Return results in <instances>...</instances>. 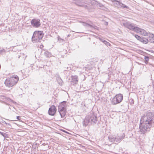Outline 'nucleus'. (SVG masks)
Wrapping results in <instances>:
<instances>
[{
  "mask_svg": "<svg viewBox=\"0 0 154 154\" xmlns=\"http://www.w3.org/2000/svg\"><path fill=\"white\" fill-rule=\"evenodd\" d=\"M153 123H154V114L151 112H147L146 115H144L141 119L140 131L142 133L149 131Z\"/></svg>",
  "mask_w": 154,
  "mask_h": 154,
  "instance_id": "obj_1",
  "label": "nucleus"
},
{
  "mask_svg": "<svg viewBox=\"0 0 154 154\" xmlns=\"http://www.w3.org/2000/svg\"><path fill=\"white\" fill-rule=\"evenodd\" d=\"M97 121V117L94 114H91L86 116L83 122V124L85 127L88 124H94Z\"/></svg>",
  "mask_w": 154,
  "mask_h": 154,
  "instance_id": "obj_2",
  "label": "nucleus"
},
{
  "mask_svg": "<svg viewBox=\"0 0 154 154\" xmlns=\"http://www.w3.org/2000/svg\"><path fill=\"white\" fill-rule=\"evenodd\" d=\"M18 80V77L17 75H14L10 78L7 79L5 82V84L6 86L9 87H11L15 85Z\"/></svg>",
  "mask_w": 154,
  "mask_h": 154,
  "instance_id": "obj_3",
  "label": "nucleus"
},
{
  "mask_svg": "<svg viewBox=\"0 0 154 154\" xmlns=\"http://www.w3.org/2000/svg\"><path fill=\"white\" fill-rule=\"evenodd\" d=\"M44 34L42 31H35L34 32L32 38V40L33 43L40 42Z\"/></svg>",
  "mask_w": 154,
  "mask_h": 154,
  "instance_id": "obj_4",
  "label": "nucleus"
},
{
  "mask_svg": "<svg viewBox=\"0 0 154 154\" xmlns=\"http://www.w3.org/2000/svg\"><path fill=\"white\" fill-rule=\"evenodd\" d=\"M66 102L65 101L62 102L58 106V112L61 118L64 117L66 113V109L65 108Z\"/></svg>",
  "mask_w": 154,
  "mask_h": 154,
  "instance_id": "obj_5",
  "label": "nucleus"
},
{
  "mask_svg": "<svg viewBox=\"0 0 154 154\" xmlns=\"http://www.w3.org/2000/svg\"><path fill=\"white\" fill-rule=\"evenodd\" d=\"M123 96L121 94H119L116 95L113 98L112 101V104L115 105L120 103L122 100Z\"/></svg>",
  "mask_w": 154,
  "mask_h": 154,
  "instance_id": "obj_6",
  "label": "nucleus"
},
{
  "mask_svg": "<svg viewBox=\"0 0 154 154\" xmlns=\"http://www.w3.org/2000/svg\"><path fill=\"white\" fill-rule=\"evenodd\" d=\"M112 2L114 5L118 8H126L127 9L129 8L128 6L117 1L114 0L112 1Z\"/></svg>",
  "mask_w": 154,
  "mask_h": 154,
  "instance_id": "obj_7",
  "label": "nucleus"
},
{
  "mask_svg": "<svg viewBox=\"0 0 154 154\" xmlns=\"http://www.w3.org/2000/svg\"><path fill=\"white\" fill-rule=\"evenodd\" d=\"M125 26L131 30L137 32L138 27L136 26L135 24L132 23H127L125 24Z\"/></svg>",
  "mask_w": 154,
  "mask_h": 154,
  "instance_id": "obj_8",
  "label": "nucleus"
},
{
  "mask_svg": "<svg viewBox=\"0 0 154 154\" xmlns=\"http://www.w3.org/2000/svg\"><path fill=\"white\" fill-rule=\"evenodd\" d=\"M73 3L79 6L83 7L87 9L88 8L87 4L80 0H74Z\"/></svg>",
  "mask_w": 154,
  "mask_h": 154,
  "instance_id": "obj_9",
  "label": "nucleus"
},
{
  "mask_svg": "<svg viewBox=\"0 0 154 154\" xmlns=\"http://www.w3.org/2000/svg\"><path fill=\"white\" fill-rule=\"evenodd\" d=\"M40 20L39 19H33L31 20V23L33 26L38 27L40 25Z\"/></svg>",
  "mask_w": 154,
  "mask_h": 154,
  "instance_id": "obj_10",
  "label": "nucleus"
},
{
  "mask_svg": "<svg viewBox=\"0 0 154 154\" xmlns=\"http://www.w3.org/2000/svg\"><path fill=\"white\" fill-rule=\"evenodd\" d=\"M56 107L54 105H53L49 108L48 113L50 115L54 116L56 113Z\"/></svg>",
  "mask_w": 154,
  "mask_h": 154,
  "instance_id": "obj_11",
  "label": "nucleus"
},
{
  "mask_svg": "<svg viewBox=\"0 0 154 154\" xmlns=\"http://www.w3.org/2000/svg\"><path fill=\"white\" fill-rule=\"evenodd\" d=\"M137 33H139L140 34L144 36H148L149 34L145 30L138 27Z\"/></svg>",
  "mask_w": 154,
  "mask_h": 154,
  "instance_id": "obj_12",
  "label": "nucleus"
},
{
  "mask_svg": "<svg viewBox=\"0 0 154 154\" xmlns=\"http://www.w3.org/2000/svg\"><path fill=\"white\" fill-rule=\"evenodd\" d=\"M148 36H149V42L154 43V35L149 33Z\"/></svg>",
  "mask_w": 154,
  "mask_h": 154,
  "instance_id": "obj_13",
  "label": "nucleus"
},
{
  "mask_svg": "<svg viewBox=\"0 0 154 154\" xmlns=\"http://www.w3.org/2000/svg\"><path fill=\"white\" fill-rule=\"evenodd\" d=\"M116 135H111L109 136V139L111 142H115V140Z\"/></svg>",
  "mask_w": 154,
  "mask_h": 154,
  "instance_id": "obj_14",
  "label": "nucleus"
},
{
  "mask_svg": "<svg viewBox=\"0 0 154 154\" xmlns=\"http://www.w3.org/2000/svg\"><path fill=\"white\" fill-rule=\"evenodd\" d=\"M71 81L74 83H76L78 82L77 76H72Z\"/></svg>",
  "mask_w": 154,
  "mask_h": 154,
  "instance_id": "obj_15",
  "label": "nucleus"
},
{
  "mask_svg": "<svg viewBox=\"0 0 154 154\" xmlns=\"http://www.w3.org/2000/svg\"><path fill=\"white\" fill-rule=\"evenodd\" d=\"M92 24V23L91 22H90V23H88L87 25L86 26V27L96 29L97 27L94 25Z\"/></svg>",
  "mask_w": 154,
  "mask_h": 154,
  "instance_id": "obj_16",
  "label": "nucleus"
},
{
  "mask_svg": "<svg viewBox=\"0 0 154 154\" xmlns=\"http://www.w3.org/2000/svg\"><path fill=\"white\" fill-rule=\"evenodd\" d=\"M140 41L142 42L143 43L146 44L149 42L148 39H147L145 38H141Z\"/></svg>",
  "mask_w": 154,
  "mask_h": 154,
  "instance_id": "obj_17",
  "label": "nucleus"
},
{
  "mask_svg": "<svg viewBox=\"0 0 154 154\" xmlns=\"http://www.w3.org/2000/svg\"><path fill=\"white\" fill-rule=\"evenodd\" d=\"M44 54L45 56L47 57H50L51 55V53L47 51H45Z\"/></svg>",
  "mask_w": 154,
  "mask_h": 154,
  "instance_id": "obj_18",
  "label": "nucleus"
},
{
  "mask_svg": "<svg viewBox=\"0 0 154 154\" xmlns=\"http://www.w3.org/2000/svg\"><path fill=\"white\" fill-rule=\"evenodd\" d=\"M121 141V139H120V137L116 136L115 140L114 142L115 143H118L120 142Z\"/></svg>",
  "mask_w": 154,
  "mask_h": 154,
  "instance_id": "obj_19",
  "label": "nucleus"
},
{
  "mask_svg": "<svg viewBox=\"0 0 154 154\" xmlns=\"http://www.w3.org/2000/svg\"><path fill=\"white\" fill-rule=\"evenodd\" d=\"M57 79L58 84L60 85H62L63 84V81L61 79L60 77H58Z\"/></svg>",
  "mask_w": 154,
  "mask_h": 154,
  "instance_id": "obj_20",
  "label": "nucleus"
},
{
  "mask_svg": "<svg viewBox=\"0 0 154 154\" xmlns=\"http://www.w3.org/2000/svg\"><path fill=\"white\" fill-rule=\"evenodd\" d=\"M97 6L98 7L100 8H102L101 9L103 10H104V8H105L104 6L102 4L100 3H98L97 4Z\"/></svg>",
  "mask_w": 154,
  "mask_h": 154,
  "instance_id": "obj_21",
  "label": "nucleus"
},
{
  "mask_svg": "<svg viewBox=\"0 0 154 154\" xmlns=\"http://www.w3.org/2000/svg\"><path fill=\"white\" fill-rule=\"evenodd\" d=\"M135 36L137 40H139L140 41L141 39V38L140 36L137 35H135Z\"/></svg>",
  "mask_w": 154,
  "mask_h": 154,
  "instance_id": "obj_22",
  "label": "nucleus"
},
{
  "mask_svg": "<svg viewBox=\"0 0 154 154\" xmlns=\"http://www.w3.org/2000/svg\"><path fill=\"white\" fill-rule=\"evenodd\" d=\"M125 136V135L124 133L122 134L121 135L120 137V139H121V140H122V139H123Z\"/></svg>",
  "mask_w": 154,
  "mask_h": 154,
  "instance_id": "obj_23",
  "label": "nucleus"
},
{
  "mask_svg": "<svg viewBox=\"0 0 154 154\" xmlns=\"http://www.w3.org/2000/svg\"><path fill=\"white\" fill-rule=\"evenodd\" d=\"M103 43H104L107 46L110 45V44L109 42H108L105 40L104 42Z\"/></svg>",
  "mask_w": 154,
  "mask_h": 154,
  "instance_id": "obj_24",
  "label": "nucleus"
},
{
  "mask_svg": "<svg viewBox=\"0 0 154 154\" xmlns=\"http://www.w3.org/2000/svg\"><path fill=\"white\" fill-rule=\"evenodd\" d=\"M7 100L9 102H12V103H16V102H15L14 101L12 100H11V99H10L9 98H8L7 99Z\"/></svg>",
  "mask_w": 154,
  "mask_h": 154,
  "instance_id": "obj_25",
  "label": "nucleus"
},
{
  "mask_svg": "<svg viewBox=\"0 0 154 154\" xmlns=\"http://www.w3.org/2000/svg\"><path fill=\"white\" fill-rule=\"evenodd\" d=\"M144 59L146 62H148V60H149V58L148 57H145Z\"/></svg>",
  "mask_w": 154,
  "mask_h": 154,
  "instance_id": "obj_26",
  "label": "nucleus"
},
{
  "mask_svg": "<svg viewBox=\"0 0 154 154\" xmlns=\"http://www.w3.org/2000/svg\"><path fill=\"white\" fill-rule=\"evenodd\" d=\"M58 41H59L60 42H61V41H63V39L60 38V37L58 36L57 37Z\"/></svg>",
  "mask_w": 154,
  "mask_h": 154,
  "instance_id": "obj_27",
  "label": "nucleus"
},
{
  "mask_svg": "<svg viewBox=\"0 0 154 154\" xmlns=\"http://www.w3.org/2000/svg\"><path fill=\"white\" fill-rule=\"evenodd\" d=\"M82 23L83 25L85 26L86 27V26L87 25L88 23H86L84 22H82Z\"/></svg>",
  "mask_w": 154,
  "mask_h": 154,
  "instance_id": "obj_28",
  "label": "nucleus"
},
{
  "mask_svg": "<svg viewBox=\"0 0 154 154\" xmlns=\"http://www.w3.org/2000/svg\"><path fill=\"white\" fill-rule=\"evenodd\" d=\"M99 39L100 40V41L102 42H104L105 41V40L100 38H99Z\"/></svg>",
  "mask_w": 154,
  "mask_h": 154,
  "instance_id": "obj_29",
  "label": "nucleus"
},
{
  "mask_svg": "<svg viewBox=\"0 0 154 154\" xmlns=\"http://www.w3.org/2000/svg\"><path fill=\"white\" fill-rule=\"evenodd\" d=\"M3 122L5 124L7 125H10V124H9V123H6L5 122V121H4Z\"/></svg>",
  "mask_w": 154,
  "mask_h": 154,
  "instance_id": "obj_30",
  "label": "nucleus"
},
{
  "mask_svg": "<svg viewBox=\"0 0 154 154\" xmlns=\"http://www.w3.org/2000/svg\"><path fill=\"white\" fill-rule=\"evenodd\" d=\"M20 117L19 116H17V120H20Z\"/></svg>",
  "mask_w": 154,
  "mask_h": 154,
  "instance_id": "obj_31",
  "label": "nucleus"
},
{
  "mask_svg": "<svg viewBox=\"0 0 154 154\" xmlns=\"http://www.w3.org/2000/svg\"><path fill=\"white\" fill-rule=\"evenodd\" d=\"M152 85H153V88H154V80L152 82Z\"/></svg>",
  "mask_w": 154,
  "mask_h": 154,
  "instance_id": "obj_32",
  "label": "nucleus"
},
{
  "mask_svg": "<svg viewBox=\"0 0 154 154\" xmlns=\"http://www.w3.org/2000/svg\"><path fill=\"white\" fill-rule=\"evenodd\" d=\"M70 34H69V35H68L67 37H69V36H70Z\"/></svg>",
  "mask_w": 154,
  "mask_h": 154,
  "instance_id": "obj_33",
  "label": "nucleus"
}]
</instances>
